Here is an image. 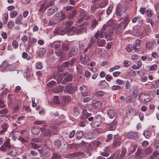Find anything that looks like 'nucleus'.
Listing matches in <instances>:
<instances>
[{
	"instance_id": "obj_1",
	"label": "nucleus",
	"mask_w": 159,
	"mask_h": 159,
	"mask_svg": "<svg viewBox=\"0 0 159 159\" xmlns=\"http://www.w3.org/2000/svg\"><path fill=\"white\" fill-rule=\"evenodd\" d=\"M114 32V29L112 27H108L107 25H104L100 31H98L94 35L96 39L103 38L105 36L106 39L108 36L112 35Z\"/></svg>"
},
{
	"instance_id": "obj_2",
	"label": "nucleus",
	"mask_w": 159,
	"mask_h": 159,
	"mask_svg": "<svg viewBox=\"0 0 159 159\" xmlns=\"http://www.w3.org/2000/svg\"><path fill=\"white\" fill-rule=\"evenodd\" d=\"M66 17L65 14L62 12H58L55 14L53 17V20L54 21L51 22V20L49 21V23H51V25H53L56 23L64 19Z\"/></svg>"
},
{
	"instance_id": "obj_3",
	"label": "nucleus",
	"mask_w": 159,
	"mask_h": 159,
	"mask_svg": "<svg viewBox=\"0 0 159 159\" xmlns=\"http://www.w3.org/2000/svg\"><path fill=\"white\" fill-rule=\"evenodd\" d=\"M61 44L60 43H57L56 44H53L52 47L55 49L56 51L55 52L56 54L58 56L61 57L62 60L66 57L65 53L60 49Z\"/></svg>"
},
{
	"instance_id": "obj_4",
	"label": "nucleus",
	"mask_w": 159,
	"mask_h": 159,
	"mask_svg": "<svg viewBox=\"0 0 159 159\" xmlns=\"http://www.w3.org/2000/svg\"><path fill=\"white\" fill-rule=\"evenodd\" d=\"M72 25V22L71 21H66L63 22V28L65 29L67 33H69L72 32V30H75L74 26L71 27Z\"/></svg>"
},
{
	"instance_id": "obj_5",
	"label": "nucleus",
	"mask_w": 159,
	"mask_h": 159,
	"mask_svg": "<svg viewBox=\"0 0 159 159\" xmlns=\"http://www.w3.org/2000/svg\"><path fill=\"white\" fill-rule=\"evenodd\" d=\"M54 144L58 150L61 152H64L67 149L66 146L64 144V146L63 147L61 142L59 140H56L54 142Z\"/></svg>"
},
{
	"instance_id": "obj_6",
	"label": "nucleus",
	"mask_w": 159,
	"mask_h": 159,
	"mask_svg": "<svg viewBox=\"0 0 159 159\" xmlns=\"http://www.w3.org/2000/svg\"><path fill=\"white\" fill-rule=\"evenodd\" d=\"M10 139L9 138L7 139L5 142L4 143V145L5 147L9 149H11L9 152L8 153L9 155H11L12 156H15L16 154V152H13V150L14 149L13 148L12 146L11 145L10 143Z\"/></svg>"
},
{
	"instance_id": "obj_7",
	"label": "nucleus",
	"mask_w": 159,
	"mask_h": 159,
	"mask_svg": "<svg viewBox=\"0 0 159 159\" xmlns=\"http://www.w3.org/2000/svg\"><path fill=\"white\" fill-rule=\"evenodd\" d=\"M139 99L141 102H147L150 101V97L148 94L142 93L139 94Z\"/></svg>"
},
{
	"instance_id": "obj_8",
	"label": "nucleus",
	"mask_w": 159,
	"mask_h": 159,
	"mask_svg": "<svg viewBox=\"0 0 159 159\" xmlns=\"http://www.w3.org/2000/svg\"><path fill=\"white\" fill-rule=\"evenodd\" d=\"M126 10V7L124 5H119L116 9V14L118 16H120L125 12Z\"/></svg>"
},
{
	"instance_id": "obj_9",
	"label": "nucleus",
	"mask_w": 159,
	"mask_h": 159,
	"mask_svg": "<svg viewBox=\"0 0 159 159\" xmlns=\"http://www.w3.org/2000/svg\"><path fill=\"white\" fill-rule=\"evenodd\" d=\"M76 90V88L72 86L71 84H69L65 87L64 92H67L69 94L73 93Z\"/></svg>"
},
{
	"instance_id": "obj_10",
	"label": "nucleus",
	"mask_w": 159,
	"mask_h": 159,
	"mask_svg": "<svg viewBox=\"0 0 159 159\" xmlns=\"http://www.w3.org/2000/svg\"><path fill=\"white\" fill-rule=\"evenodd\" d=\"M79 51L77 47H73L69 52V56L72 57L76 56L78 53Z\"/></svg>"
},
{
	"instance_id": "obj_11",
	"label": "nucleus",
	"mask_w": 159,
	"mask_h": 159,
	"mask_svg": "<svg viewBox=\"0 0 159 159\" xmlns=\"http://www.w3.org/2000/svg\"><path fill=\"white\" fill-rule=\"evenodd\" d=\"M55 34L59 35H63L67 33L65 29L62 27H58L56 28L54 31Z\"/></svg>"
},
{
	"instance_id": "obj_12",
	"label": "nucleus",
	"mask_w": 159,
	"mask_h": 159,
	"mask_svg": "<svg viewBox=\"0 0 159 159\" xmlns=\"http://www.w3.org/2000/svg\"><path fill=\"white\" fill-rule=\"evenodd\" d=\"M120 138L118 136H116L114 138L113 146L114 148H116L120 144Z\"/></svg>"
},
{
	"instance_id": "obj_13",
	"label": "nucleus",
	"mask_w": 159,
	"mask_h": 159,
	"mask_svg": "<svg viewBox=\"0 0 159 159\" xmlns=\"http://www.w3.org/2000/svg\"><path fill=\"white\" fill-rule=\"evenodd\" d=\"M138 134L134 132H130L128 133L127 134V136L129 139H137L138 138Z\"/></svg>"
},
{
	"instance_id": "obj_14",
	"label": "nucleus",
	"mask_w": 159,
	"mask_h": 159,
	"mask_svg": "<svg viewBox=\"0 0 159 159\" xmlns=\"http://www.w3.org/2000/svg\"><path fill=\"white\" fill-rule=\"evenodd\" d=\"M144 156V155L142 150L140 149H138L135 153L134 158L136 159H141Z\"/></svg>"
},
{
	"instance_id": "obj_15",
	"label": "nucleus",
	"mask_w": 159,
	"mask_h": 159,
	"mask_svg": "<svg viewBox=\"0 0 159 159\" xmlns=\"http://www.w3.org/2000/svg\"><path fill=\"white\" fill-rule=\"evenodd\" d=\"M64 89V87L63 86L59 85L56 88L52 89V91L55 93H60L62 92Z\"/></svg>"
},
{
	"instance_id": "obj_16",
	"label": "nucleus",
	"mask_w": 159,
	"mask_h": 159,
	"mask_svg": "<svg viewBox=\"0 0 159 159\" xmlns=\"http://www.w3.org/2000/svg\"><path fill=\"white\" fill-rule=\"evenodd\" d=\"M69 49V42L67 41H65L61 45V50L64 51L66 52Z\"/></svg>"
},
{
	"instance_id": "obj_17",
	"label": "nucleus",
	"mask_w": 159,
	"mask_h": 159,
	"mask_svg": "<svg viewBox=\"0 0 159 159\" xmlns=\"http://www.w3.org/2000/svg\"><path fill=\"white\" fill-rule=\"evenodd\" d=\"M84 153L81 152H77L71 153L70 154V156L71 157H83Z\"/></svg>"
},
{
	"instance_id": "obj_18",
	"label": "nucleus",
	"mask_w": 159,
	"mask_h": 159,
	"mask_svg": "<svg viewBox=\"0 0 159 159\" xmlns=\"http://www.w3.org/2000/svg\"><path fill=\"white\" fill-rule=\"evenodd\" d=\"M71 97L70 96H65L63 97L62 104L63 106L65 105L66 104L70 102Z\"/></svg>"
},
{
	"instance_id": "obj_19",
	"label": "nucleus",
	"mask_w": 159,
	"mask_h": 159,
	"mask_svg": "<svg viewBox=\"0 0 159 159\" xmlns=\"http://www.w3.org/2000/svg\"><path fill=\"white\" fill-rule=\"evenodd\" d=\"M116 121L115 120H114L109 127V130L111 131L114 130L116 127Z\"/></svg>"
},
{
	"instance_id": "obj_20",
	"label": "nucleus",
	"mask_w": 159,
	"mask_h": 159,
	"mask_svg": "<svg viewBox=\"0 0 159 159\" xmlns=\"http://www.w3.org/2000/svg\"><path fill=\"white\" fill-rule=\"evenodd\" d=\"M57 8L56 6H53L49 8L48 11V15H52L54 12L57 11Z\"/></svg>"
},
{
	"instance_id": "obj_21",
	"label": "nucleus",
	"mask_w": 159,
	"mask_h": 159,
	"mask_svg": "<svg viewBox=\"0 0 159 159\" xmlns=\"http://www.w3.org/2000/svg\"><path fill=\"white\" fill-rule=\"evenodd\" d=\"M93 105L96 108H100L102 107L101 102L98 100H93L92 102Z\"/></svg>"
},
{
	"instance_id": "obj_22",
	"label": "nucleus",
	"mask_w": 159,
	"mask_h": 159,
	"mask_svg": "<svg viewBox=\"0 0 159 159\" xmlns=\"http://www.w3.org/2000/svg\"><path fill=\"white\" fill-rule=\"evenodd\" d=\"M80 17H82L84 20H88L90 18V16H87L86 14L85 11L83 10L80 11Z\"/></svg>"
},
{
	"instance_id": "obj_23",
	"label": "nucleus",
	"mask_w": 159,
	"mask_h": 159,
	"mask_svg": "<svg viewBox=\"0 0 159 159\" xmlns=\"http://www.w3.org/2000/svg\"><path fill=\"white\" fill-rule=\"evenodd\" d=\"M107 115L110 118H112L115 116V111L112 109H109L107 111Z\"/></svg>"
},
{
	"instance_id": "obj_24",
	"label": "nucleus",
	"mask_w": 159,
	"mask_h": 159,
	"mask_svg": "<svg viewBox=\"0 0 159 159\" xmlns=\"http://www.w3.org/2000/svg\"><path fill=\"white\" fill-rule=\"evenodd\" d=\"M2 129L0 130V134H1L6 131L8 127V125L7 124L5 123L1 125Z\"/></svg>"
},
{
	"instance_id": "obj_25",
	"label": "nucleus",
	"mask_w": 159,
	"mask_h": 159,
	"mask_svg": "<svg viewBox=\"0 0 159 159\" xmlns=\"http://www.w3.org/2000/svg\"><path fill=\"white\" fill-rule=\"evenodd\" d=\"M90 61V59L88 56L86 54L84 55L83 60H82L81 63L84 65L87 64L89 65V64H87Z\"/></svg>"
},
{
	"instance_id": "obj_26",
	"label": "nucleus",
	"mask_w": 159,
	"mask_h": 159,
	"mask_svg": "<svg viewBox=\"0 0 159 159\" xmlns=\"http://www.w3.org/2000/svg\"><path fill=\"white\" fill-rule=\"evenodd\" d=\"M127 25L125 23L122 21L120 22L117 26H116V27L120 30H122L125 28Z\"/></svg>"
},
{
	"instance_id": "obj_27",
	"label": "nucleus",
	"mask_w": 159,
	"mask_h": 159,
	"mask_svg": "<svg viewBox=\"0 0 159 159\" xmlns=\"http://www.w3.org/2000/svg\"><path fill=\"white\" fill-rule=\"evenodd\" d=\"M72 80V76L71 75H69L67 77L65 78L62 81L61 83L62 84H65L67 82L71 81Z\"/></svg>"
},
{
	"instance_id": "obj_28",
	"label": "nucleus",
	"mask_w": 159,
	"mask_h": 159,
	"mask_svg": "<svg viewBox=\"0 0 159 159\" xmlns=\"http://www.w3.org/2000/svg\"><path fill=\"white\" fill-rule=\"evenodd\" d=\"M57 132V131H53L52 132L49 129H46L44 134L47 135V136H50L51 135L52 133L54 135L56 134Z\"/></svg>"
},
{
	"instance_id": "obj_29",
	"label": "nucleus",
	"mask_w": 159,
	"mask_h": 159,
	"mask_svg": "<svg viewBox=\"0 0 159 159\" xmlns=\"http://www.w3.org/2000/svg\"><path fill=\"white\" fill-rule=\"evenodd\" d=\"M21 102L20 100L15 99L11 101V104L13 106L21 105Z\"/></svg>"
},
{
	"instance_id": "obj_30",
	"label": "nucleus",
	"mask_w": 159,
	"mask_h": 159,
	"mask_svg": "<svg viewBox=\"0 0 159 159\" xmlns=\"http://www.w3.org/2000/svg\"><path fill=\"white\" fill-rule=\"evenodd\" d=\"M83 133L82 131L81 130L78 131L76 134V139H81L83 137Z\"/></svg>"
},
{
	"instance_id": "obj_31",
	"label": "nucleus",
	"mask_w": 159,
	"mask_h": 159,
	"mask_svg": "<svg viewBox=\"0 0 159 159\" xmlns=\"http://www.w3.org/2000/svg\"><path fill=\"white\" fill-rule=\"evenodd\" d=\"M31 131L32 133L34 134H38L40 132L39 129L37 127H34L31 129Z\"/></svg>"
},
{
	"instance_id": "obj_32",
	"label": "nucleus",
	"mask_w": 159,
	"mask_h": 159,
	"mask_svg": "<svg viewBox=\"0 0 159 159\" xmlns=\"http://www.w3.org/2000/svg\"><path fill=\"white\" fill-rule=\"evenodd\" d=\"M45 52V49L43 48H40L39 49L38 51V55L40 57H42L44 55Z\"/></svg>"
},
{
	"instance_id": "obj_33",
	"label": "nucleus",
	"mask_w": 159,
	"mask_h": 159,
	"mask_svg": "<svg viewBox=\"0 0 159 159\" xmlns=\"http://www.w3.org/2000/svg\"><path fill=\"white\" fill-rule=\"evenodd\" d=\"M76 11L75 10H73L67 16L69 19L72 18L76 14Z\"/></svg>"
},
{
	"instance_id": "obj_34",
	"label": "nucleus",
	"mask_w": 159,
	"mask_h": 159,
	"mask_svg": "<svg viewBox=\"0 0 159 159\" xmlns=\"http://www.w3.org/2000/svg\"><path fill=\"white\" fill-rule=\"evenodd\" d=\"M98 22L96 19L93 20L92 21V25L90 27L91 29L92 30H93L95 28L97 25L98 24Z\"/></svg>"
},
{
	"instance_id": "obj_35",
	"label": "nucleus",
	"mask_w": 159,
	"mask_h": 159,
	"mask_svg": "<svg viewBox=\"0 0 159 159\" xmlns=\"http://www.w3.org/2000/svg\"><path fill=\"white\" fill-rule=\"evenodd\" d=\"M15 69L14 66L13 65H8L6 66L5 70L8 71L14 70Z\"/></svg>"
},
{
	"instance_id": "obj_36",
	"label": "nucleus",
	"mask_w": 159,
	"mask_h": 159,
	"mask_svg": "<svg viewBox=\"0 0 159 159\" xmlns=\"http://www.w3.org/2000/svg\"><path fill=\"white\" fill-rule=\"evenodd\" d=\"M153 151L152 148L148 147L145 149L144 150V153L146 155H149Z\"/></svg>"
},
{
	"instance_id": "obj_37",
	"label": "nucleus",
	"mask_w": 159,
	"mask_h": 159,
	"mask_svg": "<svg viewBox=\"0 0 159 159\" xmlns=\"http://www.w3.org/2000/svg\"><path fill=\"white\" fill-rule=\"evenodd\" d=\"M73 64V61L72 60L67 61L64 63L63 66L65 67H67L69 66H71Z\"/></svg>"
},
{
	"instance_id": "obj_38",
	"label": "nucleus",
	"mask_w": 159,
	"mask_h": 159,
	"mask_svg": "<svg viewBox=\"0 0 159 159\" xmlns=\"http://www.w3.org/2000/svg\"><path fill=\"white\" fill-rule=\"evenodd\" d=\"M153 45V43L151 42H147L146 44V48L147 49L149 50L152 49Z\"/></svg>"
},
{
	"instance_id": "obj_39",
	"label": "nucleus",
	"mask_w": 159,
	"mask_h": 159,
	"mask_svg": "<svg viewBox=\"0 0 159 159\" xmlns=\"http://www.w3.org/2000/svg\"><path fill=\"white\" fill-rule=\"evenodd\" d=\"M61 157V155L57 153H53L51 157V159H59Z\"/></svg>"
},
{
	"instance_id": "obj_40",
	"label": "nucleus",
	"mask_w": 159,
	"mask_h": 159,
	"mask_svg": "<svg viewBox=\"0 0 159 159\" xmlns=\"http://www.w3.org/2000/svg\"><path fill=\"white\" fill-rule=\"evenodd\" d=\"M154 148L157 150L159 151V140H156L154 143Z\"/></svg>"
},
{
	"instance_id": "obj_41",
	"label": "nucleus",
	"mask_w": 159,
	"mask_h": 159,
	"mask_svg": "<svg viewBox=\"0 0 159 159\" xmlns=\"http://www.w3.org/2000/svg\"><path fill=\"white\" fill-rule=\"evenodd\" d=\"M59 98V96H55L53 97V101L55 104H58L60 103Z\"/></svg>"
},
{
	"instance_id": "obj_42",
	"label": "nucleus",
	"mask_w": 159,
	"mask_h": 159,
	"mask_svg": "<svg viewBox=\"0 0 159 159\" xmlns=\"http://www.w3.org/2000/svg\"><path fill=\"white\" fill-rule=\"evenodd\" d=\"M75 30H72V32H74L77 33H80L83 30V29L82 27H80L77 28L76 27H74Z\"/></svg>"
},
{
	"instance_id": "obj_43",
	"label": "nucleus",
	"mask_w": 159,
	"mask_h": 159,
	"mask_svg": "<svg viewBox=\"0 0 159 159\" xmlns=\"http://www.w3.org/2000/svg\"><path fill=\"white\" fill-rule=\"evenodd\" d=\"M56 83L55 81L52 80L51 81L48 82L47 84V85L48 87H52L54 86V85H56Z\"/></svg>"
},
{
	"instance_id": "obj_44",
	"label": "nucleus",
	"mask_w": 159,
	"mask_h": 159,
	"mask_svg": "<svg viewBox=\"0 0 159 159\" xmlns=\"http://www.w3.org/2000/svg\"><path fill=\"white\" fill-rule=\"evenodd\" d=\"M104 94V92L102 91H99L96 92L95 95L97 97H101L103 96Z\"/></svg>"
},
{
	"instance_id": "obj_45",
	"label": "nucleus",
	"mask_w": 159,
	"mask_h": 159,
	"mask_svg": "<svg viewBox=\"0 0 159 159\" xmlns=\"http://www.w3.org/2000/svg\"><path fill=\"white\" fill-rule=\"evenodd\" d=\"M48 8V7H46V3H43L39 9L40 11H42L43 10H45Z\"/></svg>"
},
{
	"instance_id": "obj_46",
	"label": "nucleus",
	"mask_w": 159,
	"mask_h": 159,
	"mask_svg": "<svg viewBox=\"0 0 159 159\" xmlns=\"http://www.w3.org/2000/svg\"><path fill=\"white\" fill-rule=\"evenodd\" d=\"M139 92L137 89L135 88L134 89L133 92L132 94L134 95L135 97H137L139 95Z\"/></svg>"
},
{
	"instance_id": "obj_47",
	"label": "nucleus",
	"mask_w": 159,
	"mask_h": 159,
	"mask_svg": "<svg viewBox=\"0 0 159 159\" xmlns=\"http://www.w3.org/2000/svg\"><path fill=\"white\" fill-rule=\"evenodd\" d=\"M22 19V17L21 16H18L17 17L16 19V20L15 23L17 24H20L21 23V20Z\"/></svg>"
},
{
	"instance_id": "obj_48",
	"label": "nucleus",
	"mask_w": 159,
	"mask_h": 159,
	"mask_svg": "<svg viewBox=\"0 0 159 159\" xmlns=\"http://www.w3.org/2000/svg\"><path fill=\"white\" fill-rule=\"evenodd\" d=\"M132 99V97L131 95H129L127 97H126L125 98V101L127 103H130L131 102V101Z\"/></svg>"
},
{
	"instance_id": "obj_49",
	"label": "nucleus",
	"mask_w": 159,
	"mask_h": 159,
	"mask_svg": "<svg viewBox=\"0 0 159 159\" xmlns=\"http://www.w3.org/2000/svg\"><path fill=\"white\" fill-rule=\"evenodd\" d=\"M94 121L100 124L101 121V118L100 116H97L95 117L93 119Z\"/></svg>"
},
{
	"instance_id": "obj_50",
	"label": "nucleus",
	"mask_w": 159,
	"mask_h": 159,
	"mask_svg": "<svg viewBox=\"0 0 159 159\" xmlns=\"http://www.w3.org/2000/svg\"><path fill=\"white\" fill-rule=\"evenodd\" d=\"M17 15V12L16 11H11L10 14V17L11 18H13L16 16Z\"/></svg>"
},
{
	"instance_id": "obj_51",
	"label": "nucleus",
	"mask_w": 159,
	"mask_h": 159,
	"mask_svg": "<svg viewBox=\"0 0 159 159\" xmlns=\"http://www.w3.org/2000/svg\"><path fill=\"white\" fill-rule=\"evenodd\" d=\"M106 43L104 40H102L98 43V45L100 47H102Z\"/></svg>"
},
{
	"instance_id": "obj_52",
	"label": "nucleus",
	"mask_w": 159,
	"mask_h": 159,
	"mask_svg": "<svg viewBox=\"0 0 159 159\" xmlns=\"http://www.w3.org/2000/svg\"><path fill=\"white\" fill-rule=\"evenodd\" d=\"M112 8L113 7L111 6H110L108 7L107 10V14L109 15L111 13Z\"/></svg>"
},
{
	"instance_id": "obj_53",
	"label": "nucleus",
	"mask_w": 159,
	"mask_h": 159,
	"mask_svg": "<svg viewBox=\"0 0 159 159\" xmlns=\"http://www.w3.org/2000/svg\"><path fill=\"white\" fill-rule=\"evenodd\" d=\"M114 24V22L113 20H110L107 23V24H105V25H107L108 27H111L112 25Z\"/></svg>"
},
{
	"instance_id": "obj_54",
	"label": "nucleus",
	"mask_w": 159,
	"mask_h": 159,
	"mask_svg": "<svg viewBox=\"0 0 159 159\" xmlns=\"http://www.w3.org/2000/svg\"><path fill=\"white\" fill-rule=\"evenodd\" d=\"M123 63L124 65V66L126 67H128L131 64L130 62L127 60H125Z\"/></svg>"
},
{
	"instance_id": "obj_55",
	"label": "nucleus",
	"mask_w": 159,
	"mask_h": 159,
	"mask_svg": "<svg viewBox=\"0 0 159 159\" xmlns=\"http://www.w3.org/2000/svg\"><path fill=\"white\" fill-rule=\"evenodd\" d=\"M128 112L130 113V115H135L136 113L135 111L132 109H129Z\"/></svg>"
},
{
	"instance_id": "obj_56",
	"label": "nucleus",
	"mask_w": 159,
	"mask_h": 159,
	"mask_svg": "<svg viewBox=\"0 0 159 159\" xmlns=\"http://www.w3.org/2000/svg\"><path fill=\"white\" fill-rule=\"evenodd\" d=\"M121 89V87L119 85H113L112 87V89L113 90H119Z\"/></svg>"
},
{
	"instance_id": "obj_57",
	"label": "nucleus",
	"mask_w": 159,
	"mask_h": 159,
	"mask_svg": "<svg viewBox=\"0 0 159 159\" xmlns=\"http://www.w3.org/2000/svg\"><path fill=\"white\" fill-rule=\"evenodd\" d=\"M148 67L149 68V70H155L157 68V66L156 65H154L151 67Z\"/></svg>"
},
{
	"instance_id": "obj_58",
	"label": "nucleus",
	"mask_w": 159,
	"mask_h": 159,
	"mask_svg": "<svg viewBox=\"0 0 159 159\" xmlns=\"http://www.w3.org/2000/svg\"><path fill=\"white\" fill-rule=\"evenodd\" d=\"M120 68V66H119L116 65L114 67L111 68L109 69V71L110 72H112L113 70H115L118 69Z\"/></svg>"
},
{
	"instance_id": "obj_59",
	"label": "nucleus",
	"mask_w": 159,
	"mask_h": 159,
	"mask_svg": "<svg viewBox=\"0 0 159 159\" xmlns=\"http://www.w3.org/2000/svg\"><path fill=\"white\" fill-rule=\"evenodd\" d=\"M12 45L13 47L15 48H17L18 46V43L16 40H14L12 42Z\"/></svg>"
},
{
	"instance_id": "obj_60",
	"label": "nucleus",
	"mask_w": 159,
	"mask_h": 159,
	"mask_svg": "<svg viewBox=\"0 0 159 159\" xmlns=\"http://www.w3.org/2000/svg\"><path fill=\"white\" fill-rule=\"evenodd\" d=\"M43 67V65L41 62H38L36 64V67L37 69H42Z\"/></svg>"
},
{
	"instance_id": "obj_61",
	"label": "nucleus",
	"mask_w": 159,
	"mask_h": 159,
	"mask_svg": "<svg viewBox=\"0 0 159 159\" xmlns=\"http://www.w3.org/2000/svg\"><path fill=\"white\" fill-rule=\"evenodd\" d=\"M14 23L12 21L9 22L7 25V27L9 29H11L13 27L14 25Z\"/></svg>"
},
{
	"instance_id": "obj_62",
	"label": "nucleus",
	"mask_w": 159,
	"mask_h": 159,
	"mask_svg": "<svg viewBox=\"0 0 159 159\" xmlns=\"http://www.w3.org/2000/svg\"><path fill=\"white\" fill-rule=\"evenodd\" d=\"M127 51L128 52L131 51L132 48V46L130 44H129L126 48Z\"/></svg>"
},
{
	"instance_id": "obj_63",
	"label": "nucleus",
	"mask_w": 159,
	"mask_h": 159,
	"mask_svg": "<svg viewBox=\"0 0 159 159\" xmlns=\"http://www.w3.org/2000/svg\"><path fill=\"white\" fill-rule=\"evenodd\" d=\"M30 144L31 145L32 147L34 149H37L39 148V146H38L37 144L33 143H31Z\"/></svg>"
},
{
	"instance_id": "obj_64",
	"label": "nucleus",
	"mask_w": 159,
	"mask_h": 159,
	"mask_svg": "<svg viewBox=\"0 0 159 159\" xmlns=\"http://www.w3.org/2000/svg\"><path fill=\"white\" fill-rule=\"evenodd\" d=\"M107 1H104V2H102L100 4V7L101 8H102L107 5Z\"/></svg>"
}]
</instances>
